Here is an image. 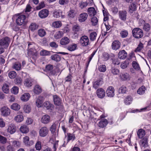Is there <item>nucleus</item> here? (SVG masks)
<instances>
[{
  "mask_svg": "<svg viewBox=\"0 0 151 151\" xmlns=\"http://www.w3.org/2000/svg\"><path fill=\"white\" fill-rule=\"evenodd\" d=\"M17 74L15 71H12L9 72L8 74V76L11 79H14L16 76Z\"/></svg>",
  "mask_w": 151,
  "mask_h": 151,
  "instance_id": "nucleus-49",
  "label": "nucleus"
},
{
  "mask_svg": "<svg viewBox=\"0 0 151 151\" xmlns=\"http://www.w3.org/2000/svg\"><path fill=\"white\" fill-rule=\"evenodd\" d=\"M44 106L47 109H49L52 107V104L49 101L45 102L43 104Z\"/></svg>",
  "mask_w": 151,
  "mask_h": 151,
  "instance_id": "nucleus-46",
  "label": "nucleus"
},
{
  "mask_svg": "<svg viewBox=\"0 0 151 151\" xmlns=\"http://www.w3.org/2000/svg\"><path fill=\"white\" fill-rule=\"evenodd\" d=\"M7 142V139L6 137L0 135V142L2 144H5Z\"/></svg>",
  "mask_w": 151,
  "mask_h": 151,
  "instance_id": "nucleus-64",
  "label": "nucleus"
},
{
  "mask_svg": "<svg viewBox=\"0 0 151 151\" xmlns=\"http://www.w3.org/2000/svg\"><path fill=\"white\" fill-rule=\"evenodd\" d=\"M77 45L76 44H73L72 45H69L67 47V49L70 51H73L75 50L77 47Z\"/></svg>",
  "mask_w": 151,
  "mask_h": 151,
  "instance_id": "nucleus-50",
  "label": "nucleus"
},
{
  "mask_svg": "<svg viewBox=\"0 0 151 151\" xmlns=\"http://www.w3.org/2000/svg\"><path fill=\"white\" fill-rule=\"evenodd\" d=\"M108 124L107 120L105 119H101L98 124V126L101 127L103 128L105 127Z\"/></svg>",
  "mask_w": 151,
  "mask_h": 151,
  "instance_id": "nucleus-22",
  "label": "nucleus"
},
{
  "mask_svg": "<svg viewBox=\"0 0 151 151\" xmlns=\"http://www.w3.org/2000/svg\"><path fill=\"white\" fill-rule=\"evenodd\" d=\"M62 13V12L60 11H55L53 13V16L55 18H59L60 17Z\"/></svg>",
  "mask_w": 151,
  "mask_h": 151,
  "instance_id": "nucleus-54",
  "label": "nucleus"
},
{
  "mask_svg": "<svg viewBox=\"0 0 151 151\" xmlns=\"http://www.w3.org/2000/svg\"><path fill=\"white\" fill-rule=\"evenodd\" d=\"M96 94L98 97L100 98H103L105 96L104 90L102 88L98 89L96 91Z\"/></svg>",
  "mask_w": 151,
  "mask_h": 151,
  "instance_id": "nucleus-15",
  "label": "nucleus"
},
{
  "mask_svg": "<svg viewBox=\"0 0 151 151\" xmlns=\"http://www.w3.org/2000/svg\"><path fill=\"white\" fill-rule=\"evenodd\" d=\"M1 115L4 116L6 117L9 115L11 113L10 109L7 107L4 106L2 107L0 109Z\"/></svg>",
  "mask_w": 151,
  "mask_h": 151,
  "instance_id": "nucleus-3",
  "label": "nucleus"
},
{
  "mask_svg": "<svg viewBox=\"0 0 151 151\" xmlns=\"http://www.w3.org/2000/svg\"><path fill=\"white\" fill-rule=\"evenodd\" d=\"M30 97V94L28 93H26L21 96V99L23 101H27L29 100Z\"/></svg>",
  "mask_w": 151,
  "mask_h": 151,
  "instance_id": "nucleus-23",
  "label": "nucleus"
},
{
  "mask_svg": "<svg viewBox=\"0 0 151 151\" xmlns=\"http://www.w3.org/2000/svg\"><path fill=\"white\" fill-rule=\"evenodd\" d=\"M133 36L136 38H140L142 37L143 35V31L139 28L134 29L132 31Z\"/></svg>",
  "mask_w": 151,
  "mask_h": 151,
  "instance_id": "nucleus-1",
  "label": "nucleus"
},
{
  "mask_svg": "<svg viewBox=\"0 0 151 151\" xmlns=\"http://www.w3.org/2000/svg\"><path fill=\"white\" fill-rule=\"evenodd\" d=\"M137 134L139 138H142L145 135V131L142 129H139L138 131Z\"/></svg>",
  "mask_w": 151,
  "mask_h": 151,
  "instance_id": "nucleus-35",
  "label": "nucleus"
},
{
  "mask_svg": "<svg viewBox=\"0 0 151 151\" xmlns=\"http://www.w3.org/2000/svg\"><path fill=\"white\" fill-rule=\"evenodd\" d=\"M38 25L36 23H32L29 26V29L32 31H33L38 28Z\"/></svg>",
  "mask_w": 151,
  "mask_h": 151,
  "instance_id": "nucleus-40",
  "label": "nucleus"
},
{
  "mask_svg": "<svg viewBox=\"0 0 151 151\" xmlns=\"http://www.w3.org/2000/svg\"><path fill=\"white\" fill-rule=\"evenodd\" d=\"M93 3V1L91 0L89 2L87 1H81L79 4L78 6L81 9H83L84 8L86 7L88 5L89 6H91Z\"/></svg>",
  "mask_w": 151,
  "mask_h": 151,
  "instance_id": "nucleus-6",
  "label": "nucleus"
},
{
  "mask_svg": "<svg viewBox=\"0 0 151 151\" xmlns=\"http://www.w3.org/2000/svg\"><path fill=\"white\" fill-rule=\"evenodd\" d=\"M53 101L55 105H59L61 104V100L60 98L57 95L53 96Z\"/></svg>",
  "mask_w": 151,
  "mask_h": 151,
  "instance_id": "nucleus-25",
  "label": "nucleus"
},
{
  "mask_svg": "<svg viewBox=\"0 0 151 151\" xmlns=\"http://www.w3.org/2000/svg\"><path fill=\"white\" fill-rule=\"evenodd\" d=\"M50 58L52 60L56 62L60 61L61 60L60 56L57 54H55L51 56Z\"/></svg>",
  "mask_w": 151,
  "mask_h": 151,
  "instance_id": "nucleus-37",
  "label": "nucleus"
},
{
  "mask_svg": "<svg viewBox=\"0 0 151 151\" xmlns=\"http://www.w3.org/2000/svg\"><path fill=\"white\" fill-rule=\"evenodd\" d=\"M11 91L12 93L16 94L18 93L19 88L16 86H14L12 88Z\"/></svg>",
  "mask_w": 151,
  "mask_h": 151,
  "instance_id": "nucleus-55",
  "label": "nucleus"
},
{
  "mask_svg": "<svg viewBox=\"0 0 151 151\" xmlns=\"http://www.w3.org/2000/svg\"><path fill=\"white\" fill-rule=\"evenodd\" d=\"M16 22L19 25H21L27 23L26 16L22 14L19 16L16 19Z\"/></svg>",
  "mask_w": 151,
  "mask_h": 151,
  "instance_id": "nucleus-2",
  "label": "nucleus"
},
{
  "mask_svg": "<svg viewBox=\"0 0 151 151\" xmlns=\"http://www.w3.org/2000/svg\"><path fill=\"white\" fill-rule=\"evenodd\" d=\"M126 90V87L123 86L119 88L118 92L119 93H125Z\"/></svg>",
  "mask_w": 151,
  "mask_h": 151,
  "instance_id": "nucleus-57",
  "label": "nucleus"
},
{
  "mask_svg": "<svg viewBox=\"0 0 151 151\" xmlns=\"http://www.w3.org/2000/svg\"><path fill=\"white\" fill-rule=\"evenodd\" d=\"M15 149L12 145H8L6 147V151H15Z\"/></svg>",
  "mask_w": 151,
  "mask_h": 151,
  "instance_id": "nucleus-62",
  "label": "nucleus"
},
{
  "mask_svg": "<svg viewBox=\"0 0 151 151\" xmlns=\"http://www.w3.org/2000/svg\"><path fill=\"white\" fill-rule=\"evenodd\" d=\"M19 129L20 132L23 133H27L29 131V128L25 125L22 126Z\"/></svg>",
  "mask_w": 151,
  "mask_h": 151,
  "instance_id": "nucleus-31",
  "label": "nucleus"
},
{
  "mask_svg": "<svg viewBox=\"0 0 151 151\" xmlns=\"http://www.w3.org/2000/svg\"><path fill=\"white\" fill-rule=\"evenodd\" d=\"M115 90L114 88L111 86L108 87L106 91L107 96L109 97H113L115 95Z\"/></svg>",
  "mask_w": 151,
  "mask_h": 151,
  "instance_id": "nucleus-10",
  "label": "nucleus"
},
{
  "mask_svg": "<svg viewBox=\"0 0 151 151\" xmlns=\"http://www.w3.org/2000/svg\"><path fill=\"white\" fill-rule=\"evenodd\" d=\"M141 145L143 147L145 148L148 146L147 139V138H144L143 139L142 141Z\"/></svg>",
  "mask_w": 151,
  "mask_h": 151,
  "instance_id": "nucleus-53",
  "label": "nucleus"
},
{
  "mask_svg": "<svg viewBox=\"0 0 151 151\" xmlns=\"http://www.w3.org/2000/svg\"><path fill=\"white\" fill-rule=\"evenodd\" d=\"M23 109L25 113H28L30 112L31 107L29 105L26 104L24 106Z\"/></svg>",
  "mask_w": 151,
  "mask_h": 151,
  "instance_id": "nucleus-39",
  "label": "nucleus"
},
{
  "mask_svg": "<svg viewBox=\"0 0 151 151\" xmlns=\"http://www.w3.org/2000/svg\"><path fill=\"white\" fill-rule=\"evenodd\" d=\"M120 35L122 38H125L128 35V32L127 30L122 31L120 33Z\"/></svg>",
  "mask_w": 151,
  "mask_h": 151,
  "instance_id": "nucleus-63",
  "label": "nucleus"
},
{
  "mask_svg": "<svg viewBox=\"0 0 151 151\" xmlns=\"http://www.w3.org/2000/svg\"><path fill=\"white\" fill-rule=\"evenodd\" d=\"M33 91L35 94L38 95L42 92V89L40 86L37 84L34 87Z\"/></svg>",
  "mask_w": 151,
  "mask_h": 151,
  "instance_id": "nucleus-16",
  "label": "nucleus"
},
{
  "mask_svg": "<svg viewBox=\"0 0 151 151\" xmlns=\"http://www.w3.org/2000/svg\"><path fill=\"white\" fill-rule=\"evenodd\" d=\"M72 29L74 34H78L80 30L79 26L77 24L73 26Z\"/></svg>",
  "mask_w": 151,
  "mask_h": 151,
  "instance_id": "nucleus-30",
  "label": "nucleus"
},
{
  "mask_svg": "<svg viewBox=\"0 0 151 151\" xmlns=\"http://www.w3.org/2000/svg\"><path fill=\"white\" fill-rule=\"evenodd\" d=\"M118 57L121 59H124L127 56V54L124 50L120 51L118 54Z\"/></svg>",
  "mask_w": 151,
  "mask_h": 151,
  "instance_id": "nucleus-21",
  "label": "nucleus"
},
{
  "mask_svg": "<svg viewBox=\"0 0 151 151\" xmlns=\"http://www.w3.org/2000/svg\"><path fill=\"white\" fill-rule=\"evenodd\" d=\"M145 87L142 86L138 88L137 91V93L139 95H142L145 93Z\"/></svg>",
  "mask_w": 151,
  "mask_h": 151,
  "instance_id": "nucleus-32",
  "label": "nucleus"
},
{
  "mask_svg": "<svg viewBox=\"0 0 151 151\" xmlns=\"http://www.w3.org/2000/svg\"><path fill=\"white\" fill-rule=\"evenodd\" d=\"M49 12L46 9H43L41 10L38 13L39 17L42 19L45 18L48 15Z\"/></svg>",
  "mask_w": 151,
  "mask_h": 151,
  "instance_id": "nucleus-9",
  "label": "nucleus"
},
{
  "mask_svg": "<svg viewBox=\"0 0 151 151\" xmlns=\"http://www.w3.org/2000/svg\"><path fill=\"white\" fill-rule=\"evenodd\" d=\"M35 147L37 150H40L41 148V142L39 141H37L35 144Z\"/></svg>",
  "mask_w": 151,
  "mask_h": 151,
  "instance_id": "nucleus-60",
  "label": "nucleus"
},
{
  "mask_svg": "<svg viewBox=\"0 0 151 151\" xmlns=\"http://www.w3.org/2000/svg\"><path fill=\"white\" fill-rule=\"evenodd\" d=\"M132 65L134 68L136 70H140L139 64L135 61H133Z\"/></svg>",
  "mask_w": 151,
  "mask_h": 151,
  "instance_id": "nucleus-48",
  "label": "nucleus"
},
{
  "mask_svg": "<svg viewBox=\"0 0 151 151\" xmlns=\"http://www.w3.org/2000/svg\"><path fill=\"white\" fill-rule=\"evenodd\" d=\"M68 139L67 142H68L70 140H73L75 139V137L74 134L70 133H68L67 134Z\"/></svg>",
  "mask_w": 151,
  "mask_h": 151,
  "instance_id": "nucleus-43",
  "label": "nucleus"
},
{
  "mask_svg": "<svg viewBox=\"0 0 151 151\" xmlns=\"http://www.w3.org/2000/svg\"><path fill=\"white\" fill-rule=\"evenodd\" d=\"M44 101V98L41 96H39L37 98L36 101V105L38 107H41Z\"/></svg>",
  "mask_w": 151,
  "mask_h": 151,
  "instance_id": "nucleus-18",
  "label": "nucleus"
},
{
  "mask_svg": "<svg viewBox=\"0 0 151 151\" xmlns=\"http://www.w3.org/2000/svg\"><path fill=\"white\" fill-rule=\"evenodd\" d=\"M70 40L67 37H64L60 41V43L62 45H66L69 42Z\"/></svg>",
  "mask_w": 151,
  "mask_h": 151,
  "instance_id": "nucleus-26",
  "label": "nucleus"
},
{
  "mask_svg": "<svg viewBox=\"0 0 151 151\" xmlns=\"http://www.w3.org/2000/svg\"><path fill=\"white\" fill-rule=\"evenodd\" d=\"M52 25L54 27L58 28L61 26L62 23L60 21H55L53 23Z\"/></svg>",
  "mask_w": 151,
  "mask_h": 151,
  "instance_id": "nucleus-56",
  "label": "nucleus"
},
{
  "mask_svg": "<svg viewBox=\"0 0 151 151\" xmlns=\"http://www.w3.org/2000/svg\"><path fill=\"white\" fill-rule=\"evenodd\" d=\"M120 43L117 40H115L112 44V48L113 50H116L119 49L120 47Z\"/></svg>",
  "mask_w": 151,
  "mask_h": 151,
  "instance_id": "nucleus-19",
  "label": "nucleus"
},
{
  "mask_svg": "<svg viewBox=\"0 0 151 151\" xmlns=\"http://www.w3.org/2000/svg\"><path fill=\"white\" fill-rule=\"evenodd\" d=\"M143 45L141 42H140L138 45L137 48L134 50L136 52H140L143 48Z\"/></svg>",
  "mask_w": 151,
  "mask_h": 151,
  "instance_id": "nucleus-42",
  "label": "nucleus"
},
{
  "mask_svg": "<svg viewBox=\"0 0 151 151\" xmlns=\"http://www.w3.org/2000/svg\"><path fill=\"white\" fill-rule=\"evenodd\" d=\"M12 67L15 70H19L21 68V65L19 62H16L14 64Z\"/></svg>",
  "mask_w": 151,
  "mask_h": 151,
  "instance_id": "nucleus-38",
  "label": "nucleus"
},
{
  "mask_svg": "<svg viewBox=\"0 0 151 151\" xmlns=\"http://www.w3.org/2000/svg\"><path fill=\"white\" fill-rule=\"evenodd\" d=\"M23 116L21 114H17L14 118L15 121L18 123L21 122L23 121Z\"/></svg>",
  "mask_w": 151,
  "mask_h": 151,
  "instance_id": "nucleus-27",
  "label": "nucleus"
},
{
  "mask_svg": "<svg viewBox=\"0 0 151 151\" xmlns=\"http://www.w3.org/2000/svg\"><path fill=\"white\" fill-rule=\"evenodd\" d=\"M38 34L40 37H43L46 35V32L44 29H40L38 30Z\"/></svg>",
  "mask_w": 151,
  "mask_h": 151,
  "instance_id": "nucleus-34",
  "label": "nucleus"
},
{
  "mask_svg": "<svg viewBox=\"0 0 151 151\" xmlns=\"http://www.w3.org/2000/svg\"><path fill=\"white\" fill-rule=\"evenodd\" d=\"M88 12L90 16H94L96 14V12L93 7H91L88 9Z\"/></svg>",
  "mask_w": 151,
  "mask_h": 151,
  "instance_id": "nucleus-28",
  "label": "nucleus"
},
{
  "mask_svg": "<svg viewBox=\"0 0 151 151\" xmlns=\"http://www.w3.org/2000/svg\"><path fill=\"white\" fill-rule=\"evenodd\" d=\"M2 89L3 91L5 93H8L9 92V86L6 84H4L3 85Z\"/></svg>",
  "mask_w": 151,
  "mask_h": 151,
  "instance_id": "nucleus-36",
  "label": "nucleus"
},
{
  "mask_svg": "<svg viewBox=\"0 0 151 151\" xmlns=\"http://www.w3.org/2000/svg\"><path fill=\"white\" fill-rule=\"evenodd\" d=\"M50 54V51L45 50H43L40 52V55L42 56L49 55Z\"/></svg>",
  "mask_w": 151,
  "mask_h": 151,
  "instance_id": "nucleus-47",
  "label": "nucleus"
},
{
  "mask_svg": "<svg viewBox=\"0 0 151 151\" xmlns=\"http://www.w3.org/2000/svg\"><path fill=\"white\" fill-rule=\"evenodd\" d=\"M119 19L122 21H125L127 18V12L125 10H121L119 11Z\"/></svg>",
  "mask_w": 151,
  "mask_h": 151,
  "instance_id": "nucleus-5",
  "label": "nucleus"
},
{
  "mask_svg": "<svg viewBox=\"0 0 151 151\" xmlns=\"http://www.w3.org/2000/svg\"><path fill=\"white\" fill-rule=\"evenodd\" d=\"M80 42L81 45L83 47H86L90 44L88 37L85 35L81 37Z\"/></svg>",
  "mask_w": 151,
  "mask_h": 151,
  "instance_id": "nucleus-4",
  "label": "nucleus"
},
{
  "mask_svg": "<svg viewBox=\"0 0 151 151\" xmlns=\"http://www.w3.org/2000/svg\"><path fill=\"white\" fill-rule=\"evenodd\" d=\"M28 50L29 52H31V54H33V53H37V52L35 50V44L33 43L29 42L28 44Z\"/></svg>",
  "mask_w": 151,
  "mask_h": 151,
  "instance_id": "nucleus-14",
  "label": "nucleus"
},
{
  "mask_svg": "<svg viewBox=\"0 0 151 151\" xmlns=\"http://www.w3.org/2000/svg\"><path fill=\"white\" fill-rule=\"evenodd\" d=\"M29 138L28 136H25L23 138V142L27 146H30V142L29 141Z\"/></svg>",
  "mask_w": 151,
  "mask_h": 151,
  "instance_id": "nucleus-41",
  "label": "nucleus"
},
{
  "mask_svg": "<svg viewBox=\"0 0 151 151\" xmlns=\"http://www.w3.org/2000/svg\"><path fill=\"white\" fill-rule=\"evenodd\" d=\"M9 38L8 37L0 40V46H4L5 48L9 46Z\"/></svg>",
  "mask_w": 151,
  "mask_h": 151,
  "instance_id": "nucleus-8",
  "label": "nucleus"
},
{
  "mask_svg": "<svg viewBox=\"0 0 151 151\" xmlns=\"http://www.w3.org/2000/svg\"><path fill=\"white\" fill-rule=\"evenodd\" d=\"M16 127L15 125L13 124H10L8 126V128L6 129L7 132L11 134H14L16 131Z\"/></svg>",
  "mask_w": 151,
  "mask_h": 151,
  "instance_id": "nucleus-7",
  "label": "nucleus"
},
{
  "mask_svg": "<svg viewBox=\"0 0 151 151\" xmlns=\"http://www.w3.org/2000/svg\"><path fill=\"white\" fill-rule=\"evenodd\" d=\"M132 98L131 96H128L125 100V104L127 105H129L132 103Z\"/></svg>",
  "mask_w": 151,
  "mask_h": 151,
  "instance_id": "nucleus-44",
  "label": "nucleus"
},
{
  "mask_svg": "<svg viewBox=\"0 0 151 151\" xmlns=\"http://www.w3.org/2000/svg\"><path fill=\"white\" fill-rule=\"evenodd\" d=\"M11 139L12 140L9 142L12 143V145L15 149H17L21 146V144L20 141L17 140H13V139L12 138Z\"/></svg>",
  "mask_w": 151,
  "mask_h": 151,
  "instance_id": "nucleus-12",
  "label": "nucleus"
},
{
  "mask_svg": "<svg viewBox=\"0 0 151 151\" xmlns=\"http://www.w3.org/2000/svg\"><path fill=\"white\" fill-rule=\"evenodd\" d=\"M76 13L75 10H70L68 12V17H69L73 18L75 16Z\"/></svg>",
  "mask_w": 151,
  "mask_h": 151,
  "instance_id": "nucleus-51",
  "label": "nucleus"
},
{
  "mask_svg": "<svg viewBox=\"0 0 151 151\" xmlns=\"http://www.w3.org/2000/svg\"><path fill=\"white\" fill-rule=\"evenodd\" d=\"M88 17V14L87 13L83 12L78 17V20L79 22H84Z\"/></svg>",
  "mask_w": 151,
  "mask_h": 151,
  "instance_id": "nucleus-13",
  "label": "nucleus"
},
{
  "mask_svg": "<svg viewBox=\"0 0 151 151\" xmlns=\"http://www.w3.org/2000/svg\"><path fill=\"white\" fill-rule=\"evenodd\" d=\"M50 117L47 115H45L43 116L41 119V122L44 124H47L50 121Z\"/></svg>",
  "mask_w": 151,
  "mask_h": 151,
  "instance_id": "nucleus-17",
  "label": "nucleus"
},
{
  "mask_svg": "<svg viewBox=\"0 0 151 151\" xmlns=\"http://www.w3.org/2000/svg\"><path fill=\"white\" fill-rule=\"evenodd\" d=\"M120 77L121 79L123 81H126L129 79V75L127 73H124L120 74Z\"/></svg>",
  "mask_w": 151,
  "mask_h": 151,
  "instance_id": "nucleus-29",
  "label": "nucleus"
},
{
  "mask_svg": "<svg viewBox=\"0 0 151 151\" xmlns=\"http://www.w3.org/2000/svg\"><path fill=\"white\" fill-rule=\"evenodd\" d=\"M111 71L112 73L114 75H118L119 72V69L114 68H111Z\"/></svg>",
  "mask_w": 151,
  "mask_h": 151,
  "instance_id": "nucleus-59",
  "label": "nucleus"
},
{
  "mask_svg": "<svg viewBox=\"0 0 151 151\" xmlns=\"http://www.w3.org/2000/svg\"><path fill=\"white\" fill-rule=\"evenodd\" d=\"M24 83L25 86L28 87H30L33 84V81L30 78H27L25 80Z\"/></svg>",
  "mask_w": 151,
  "mask_h": 151,
  "instance_id": "nucleus-20",
  "label": "nucleus"
},
{
  "mask_svg": "<svg viewBox=\"0 0 151 151\" xmlns=\"http://www.w3.org/2000/svg\"><path fill=\"white\" fill-rule=\"evenodd\" d=\"M97 34L96 32H92L89 34V38L90 40L92 41H94L96 40L97 37Z\"/></svg>",
  "mask_w": 151,
  "mask_h": 151,
  "instance_id": "nucleus-33",
  "label": "nucleus"
},
{
  "mask_svg": "<svg viewBox=\"0 0 151 151\" xmlns=\"http://www.w3.org/2000/svg\"><path fill=\"white\" fill-rule=\"evenodd\" d=\"M63 35V33L62 32L58 31L55 34L54 37L56 39H58L60 38Z\"/></svg>",
  "mask_w": 151,
  "mask_h": 151,
  "instance_id": "nucleus-52",
  "label": "nucleus"
},
{
  "mask_svg": "<svg viewBox=\"0 0 151 151\" xmlns=\"http://www.w3.org/2000/svg\"><path fill=\"white\" fill-rule=\"evenodd\" d=\"M137 9V6L135 3H133L131 4L129 6V12L132 13L133 12Z\"/></svg>",
  "mask_w": 151,
  "mask_h": 151,
  "instance_id": "nucleus-24",
  "label": "nucleus"
},
{
  "mask_svg": "<svg viewBox=\"0 0 151 151\" xmlns=\"http://www.w3.org/2000/svg\"><path fill=\"white\" fill-rule=\"evenodd\" d=\"M91 22L92 25L93 26H95L97 24L98 20L96 17H94L91 18Z\"/></svg>",
  "mask_w": 151,
  "mask_h": 151,
  "instance_id": "nucleus-58",
  "label": "nucleus"
},
{
  "mask_svg": "<svg viewBox=\"0 0 151 151\" xmlns=\"http://www.w3.org/2000/svg\"><path fill=\"white\" fill-rule=\"evenodd\" d=\"M48 129L45 127H41L39 131L40 135L42 137H45L48 134Z\"/></svg>",
  "mask_w": 151,
  "mask_h": 151,
  "instance_id": "nucleus-11",
  "label": "nucleus"
},
{
  "mask_svg": "<svg viewBox=\"0 0 151 151\" xmlns=\"http://www.w3.org/2000/svg\"><path fill=\"white\" fill-rule=\"evenodd\" d=\"M128 64L129 63L127 61H124L120 65L121 68L123 69H124L127 67Z\"/></svg>",
  "mask_w": 151,
  "mask_h": 151,
  "instance_id": "nucleus-61",
  "label": "nucleus"
},
{
  "mask_svg": "<svg viewBox=\"0 0 151 151\" xmlns=\"http://www.w3.org/2000/svg\"><path fill=\"white\" fill-rule=\"evenodd\" d=\"M20 108V106L17 103H14L11 106V108L14 110H18Z\"/></svg>",
  "mask_w": 151,
  "mask_h": 151,
  "instance_id": "nucleus-45",
  "label": "nucleus"
}]
</instances>
